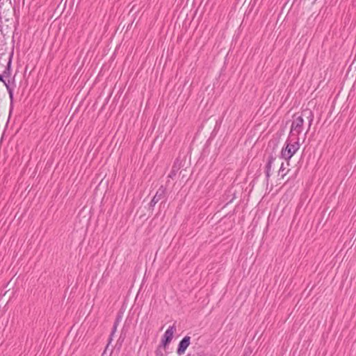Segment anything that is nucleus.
<instances>
[{
  "mask_svg": "<svg viewBox=\"0 0 356 356\" xmlns=\"http://www.w3.org/2000/svg\"><path fill=\"white\" fill-rule=\"evenodd\" d=\"M314 121V114L309 109L304 110L300 115H294L291 126V138H300L299 135L305 131V136L309 132Z\"/></svg>",
  "mask_w": 356,
  "mask_h": 356,
  "instance_id": "f257e3e1",
  "label": "nucleus"
},
{
  "mask_svg": "<svg viewBox=\"0 0 356 356\" xmlns=\"http://www.w3.org/2000/svg\"><path fill=\"white\" fill-rule=\"evenodd\" d=\"M300 138H289L286 141V147L282 149L281 156L285 160H289L300 148Z\"/></svg>",
  "mask_w": 356,
  "mask_h": 356,
  "instance_id": "f03ea898",
  "label": "nucleus"
},
{
  "mask_svg": "<svg viewBox=\"0 0 356 356\" xmlns=\"http://www.w3.org/2000/svg\"><path fill=\"white\" fill-rule=\"evenodd\" d=\"M176 331V327L175 325L170 326L167 330L165 332L163 337L161 340V345L163 348H165L172 341L174 333Z\"/></svg>",
  "mask_w": 356,
  "mask_h": 356,
  "instance_id": "7ed1b4c3",
  "label": "nucleus"
},
{
  "mask_svg": "<svg viewBox=\"0 0 356 356\" xmlns=\"http://www.w3.org/2000/svg\"><path fill=\"white\" fill-rule=\"evenodd\" d=\"M190 341H191V337H188V336H186L179 342V346H178V348H177V353L179 355H183L185 353L186 350L187 349V348L190 345Z\"/></svg>",
  "mask_w": 356,
  "mask_h": 356,
  "instance_id": "20e7f679",
  "label": "nucleus"
},
{
  "mask_svg": "<svg viewBox=\"0 0 356 356\" xmlns=\"http://www.w3.org/2000/svg\"><path fill=\"white\" fill-rule=\"evenodd\" d=\"M164 193V189L161 187L159 188V190L156 192L154 197L152 198L150 204L152 206L155 205L163 197V195Z\"/></svg>",
  "mask_w": 356,
  "mask_h": 356,
  "instance_id": "39448f33",
  "label": "nucleus"
},
{
  "mask_svg": "<svg viewBox=\"0 0 356 356\" xmlns=\"http://www.w3.org/2000/svg\"><path fill=\"white\" fill-rule=\"evenodd\" d=\"M275 158L273 156H270L269 158H268V163H267V165H266V170H268L270 171L271 170V167H272V164L273 163V161H275Z\"/></svg>",
  "mask_w": 356,
  "mask_h": 356,
  "instance_id": "423d86ee",
  "label": "nucleus"
},
{
  "mask_svg": "<svg viewBox=\"0 0 356 356\" xmlns=\"http://www.w3.org/2000/svg\"><path fill=\"white\" fill-rule=\"evenodd\" d=\"M178 167L175 166V165L173 166L172 172L169 175V177H172L174 175H175L176 171L178 170Z\"/></svg>",
  "mask_w": 356,
  "mask_h": 356,
  "instance_id": "0eeeda50",
  "label": "nucleus"
},
{
  "mask_svg": "<svg viewBox=\"0 0 356 356\" xmlns=\"http://www.w3.org/2000/svg\"><path fill=\"white\" fill-rule=\"evenodd\" d=\"M161 346H163L162 345H161L158 348L157 350H156V355H159V356H163V354L162 353V350H161Z\"/></svg>",
  "mask_w": 356,
  "mask_h": 356,
  "instance_id": "6e6552de",
  "label": "nucleus"
},
{
  "mask_svg": "<svg viewBox=\"0 0 356 356\" xmlns=\"http://www.w3.org/2000/svg\"><path fill=\"white\" fill-rule=\"evenodd\" d=\"M0 81H2L6 86L7 89H9V86L6 83L5 80L3 79L2 76L0 74Z\"/></svg>",
  "mask_w": 356,
  "mask_h": 356,
  "instance_id": "1a4fd4ad",
  "label": "nucleus"
},
{
  "mask_svg": "<svg viewBox=\"0 0 356 356\" xmlns=\"http://www.w3.org/2000/svg\"><path fill=\"white\" fill-rule=\"evenodd\" d=\"M284 170V163H282L281 166H280V170H279V173H282Z\"/></svg>",
  "mask_w": 356,
  "mask_h": 356,
  "instance_id": "9d476101",
  "label": "nucleus"
},
{
  "mask_svg": "<svg viewBox=\"0 0 356 356\" xmlns=\"http://www.w3.org/2000/svg\"><path fill=\"white\" fill-rule=\"evenodd\" d=\"M270 170H266V177H269V176H270Z\"/></svg>",
  "mask_w": 356,
  "mask_h": 356,
  "instance_id": "9b49d317",
  "label": "nucleus"
},
{
  "mask_svg": "<svg viewBox=\"0 0 356 356\" xmlns=\"http://www.w3.org/2000/svg\"><path fill=\"white\" fill-rule=\"evenodd\" d=\"M10 97H12V92L11 91H10Z\"/></svg>",
  "mask_w": 356,
  "mask_h": 356,
  "instance_id": "f8f14e48",
  "label": "nucleus"
}]
</instances>
